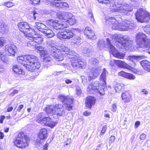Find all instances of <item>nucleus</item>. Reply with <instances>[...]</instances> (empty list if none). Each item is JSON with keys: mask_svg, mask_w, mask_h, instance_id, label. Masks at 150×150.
Instances as JSON below:
<instances>
[{"mask_svg": "<svg viewBox=\"0 0 150 150\" xmlns=\"http://www.w3.org/2000/svg\"><path fill=\"white\" fill-rule=\"evenodd\" d=\"M62 2L60 1L57 0H47V5L55 6L59 8H61Z\"/></svg>", "mask_w": 150, "mask_h": 150, "instance_id": "nucleus-31", "label": "nucleus"}, {"mask_svg": "<svg viewBox=\"0 0 150 150\" xmlns=\"http://www.w3.org/2000/svg\"><path fill=\"white\" fill-rule=\"evenodd\" d=\"M76 94L78 96H80L81 94L82 91L79 87H76Z\"/></svg>", "mask_w": 150, "mask_h": 150, "instance_id": "nucleus-50", "label": "nucleus"}, {"mask_svg": "<svg viewBox=\"0 0 150 150\" xmlns=\"http://www.w3.org/2000/svg\"><path fill=\"white\" fill-rule=\"evenodd\" d=\"M54 35L53 32L50 29L47 28V38H52Z\"/></svg>", "mask_w": 150, "mask_h": 150, "instance_id": "nucleus-43", "label": "nucleus"}, {"mask_svg": "<svg viewBox=\"0 0 150 150\" xmlns=\"http://www.w3.org/2000/svg\"><path fill=\"white\" fill-rule=\"evenodd\" d=\"M146 135L144 134H141L140 137V139L141 140H144L146 138Z\"/></svg>", "mask_w": 150, "mask_h": 150, "instance_id": "nucleus-57", "label": "nucleus"}, {"mask_svg": "<svg viewBox=\"0 0 150 150\" xmlns=\"http://www.w3.org/2000/svg\"><path fill=\"white\" fill-rule=\"evenodd\" d=\"M116 66L120 67H125L127 64L123 61L120 60H116Z\"/></svg>", "mask_w": 150, "mask_h": 150, "instance_id": "nucleus-40", "label": "nucleus"}, {"mask_svg": "<svg viewBox=\"0 0 150 150\" xmlns=\"http://www.w3.org/2000/svg\"><path fill=\"white\" fill-rule=\"evenodd\" d=\"M82 41V38L80 36H77L74 37L71 42L72 44H76L78 45Z\"/></svg>", "mask_w": 150, "mask_h": 150, "instance_id": "nucleus-37", "label": "nucleus"}, {"mask_svg": "<svg viewBox=\"0 0 150 150\" xmlns=\"http://www.w3.org/2000/svg\"><path fill=\"white\" fill-rule=\"evenodd\" d=\"M5 41L2 38H0V46H3L4 45Z\"/></svg>", "mask_w": 150, "mask_h": 150, "instance_id": "nucleus-55", "label": "nucleus"}, {"mask_svg": "<svg viewBox=\"0 0 150 150\" xmlns=\"http://www.w3.org/2000/svg\"><path fill=\"white\" fill-rule=\"evenodd\" d=\"M31 14L33 15V17L34 20H37L38 19V18L37 17L38 16V14L36 11H32L31 12Z\"/></svg>", "mask_w": 150, "mask_h": 150, "instance_id": "nucleus-47", "label": "nucleus"}, {"mask_svg": "<svg viewBox=\"0 0 150 150\" xmlns=\"http://www.w3.org/2000/svg\"><path fill=\"white\" fill-rule=\"evenodd\" d=\"M36 121L42 125H47V117H43L41 114H40L38 115Z\"/></svg>", "mask_w": 150, "mask_h": 150, "instance_id": "nucleus-28", "label": "nucleus"}, {"mask_svg": "<svg viewBox=\"0 0 150 150\" xmlns=\"http://www.w3.org/2000/svg\"><path fill=\"white\" fill-rule=\"evenodd\" d=\"M135 15L136 19L141 23L148 22L149 19L150 21V15L143 8L137 9Z\"/></svg>", "mask_w": 150, "mask_h": 150, "instance_id": "nucleus-8", "label": "nucleus"}, {"mask_svg": "<svg viewBox=\"0 0 150 150\" xmlns=\"http://www.w3.org/2000/svg\"><path fill=\"white\" fill-rule=\"evenodd\" d=\"M57 124V123L53 121L50 117H47V126L51 128L54 127Z\"/></svg>", "mask_w": 150, "mask_h": 150, "instance_id": "nucleus-39", "label": "nucleus"}, {"mask_svg": "<svg viewBox=\"0 0 150 150\" xmlns=\"http://www.w3.org/2000/svg\"><path fill=\"white\" fill-rule=\"evenodd\" d=\"M26 55L24 56H18L17 58V61L18 63L21 64L24 67L26 68Z\"/></svg>", "mask_w": 150, "mask_h": 150, "instance_id": "nucleus-35", "label": "nucleus"}, {"mask_svg": "<svg viewBox=\"0 0 150 150\" xmlns=\"http://www.w3.org/2000/svg\"><path fill=\"white\" fill-rule=\"evenodd\" d=\"M13 72L17 74H23L24 73L23 70L20 67L17 65H14L13 67Z\"/></svg>", "mask_w": 150, "mask_h": 150, "instance_id": "nucleus-36", "label": "nucleus"}, {"mask_svg": "<svg viewBox=\"0 0 150 150\" xmlns=\"http://www.w3.org/2000/svg\"><path fill=\"white\" fill-rule=\"evenodd\" d=\"M90 62L93 66H97L98 64V60L96 58H92L90 60Z\"/></svg>", "mask_w": 150, "mask_h": 150, "instance_id": "nucleus-42", "label": "nucleus"}, {"mask_svg": "<svg viewBox=\"0 0 150 150\" xmlns=\"http://www.w3.org/2000/svg\"><path fill=\"white\" fill-rule=\"evenodd\" d=\"M86 65L85 62L81 61L78 59L74 61L73 60L71 62V65L73 67L76 69H84Z\"/></svg>", "mask_w": 150, "mask_h": 150, "instance_id": "nucleus-16", "label": "nucleus"}, {"mask_svg": "<svg viewBox=\"0 0 150 150\" xmlns=\"http://www.w3.org/2000/svg\"><path fill=\"white\" fill-rule=\"evenodd\" d=\"M18 27L19 30L24 33H28L29 31L31 30L32 31L33 30L29 26V24L26 22H21L18 24Z\"/></svg>", "mask_w": 150, "mask_h": 150, "instance_id": "nucleus-14", "label": "nucleus"}, {"mask_svg": "<svg viewBox=\"0 0 150 150\" xmlns=\"http://www.w3.org/2000/svg\"><path fill=\"white\" fill-rule=\"evenodd\" d=\"M53 27L54 29L57 30L65 28L66 26L61 21L55 20H47V25Z\"/></svg>", "mask_w": 150, "mask_h": 150, "instance_id": "nucleus-13", "label": "nucleus"}, {"mask_svg": "<svg viewBox=\"0 0 150 150\" xmlns=\"http://www.w3.org/2000/svg\"><path fill=\"white\" fill-rule=\"evenodd\" d=\"M31 40L28 42L27 43V46L28 47L35 46L36 45L35 42L33 40Z\"/></svg>", "mask_w": 150, "mask_h": 150, "instance_id": "nucleus-46", "label": "nucleus"}, {"mask_svg": "<svg viewBox=\"0 0 150 150\" xmlns=\"http://www.w3.org/2000/svg\"><path fill=\"white\" fill-rule=\"evenodd\" d=\"M107 128V126L104 125L102 129L99 134V136L101 137H103V134L105 133V131Z\"/></svg>", "mask_w": 150, "mask_h": 150, "instance_id": "nucleus-45", "label": "nucleus"}, {"mask_svg": "<svg viewBox=\"0 0 150 150\" xmlns=\"http://www.w3.org/2000/svg\"><path fill=\"white\" fill-rule=\"evenodd\" d=\"M115 139V137L114 136H111L109 139V145H110L113 142Z\"/></svg>", "mask_w": 150, "mask_h": 150, "instance_id": "nucleus-49", "label": "nucleus"}, {"mask_svg": "<svg viewBox=\"0 0 150 150\" xmlns=\"http://www.w3.org/2000/svg\"><path fill=\"white\" fill-rule=\"evenodd\" d=\"M8 27L5 23L2 22L0 24V32L2 33H4L7 30Z\"/></svg>", "mask_w": 150, "mask_h": 150, "instance_id": "nucleus-38", "label": "nucleus"}, {"mask_svg": "<svg viewBox=\"0 0 150 150\" xmlns=\"http://www.w3.org/2000/svg\"><path fill=\"white\" fill-rule=\"evenodd\" d=\"M36 49L40 51L41 58L43 62L46 63L47 62V51L45 48L40 46H35Z\"/></svg>", "mask_w": 150, "mask_h": 150, "instance_id": "nucleus-21", "label": "nucleus"}, {"mask_svg": "<svg viewBox=\"0 0 150 150\" xmlns=\"http://www.w3.org/2000/svg\"><path fill=\"white\" fill-rule=\"evenodd\" d=\"M5 50L6 52H8V54H9V55L14 56L17 51V48L15 45L10 44L5 46Z\"/></svg>", "mask_w": 150, "mask_h": 150, "instance_id": "nucleus-20", "label": "nucleus"}, {"mask_svg": "<svg viewBox=\"0 0 150 150\" xmlns=\"http://www.w3.org/2000/svg\"><path fill=\"white\" fill-rule=\"evenodd\" d=\"M47 137V129L46 128L41 129L38 135V137L39 139L38 140L37 142L39 143L41 139L44 140Z\"/></svg>", "mask_w": 150, "mask_h": 150, "instance_id": "nucleus-27", "label": "nucleus"}, {"mask_svg": "<svg viewBox=\"0 0 150 150\" xmlns=\"http://www.w3.org/2000/svg\"><path fill=\"white\" fill-rule=\"evenodd\" d=\"M29 138L24 132H20L13 141L14 145L20 148H23L28 145Z\"/></svg>", "mask_w": 150, "mask_h": 150, "instance_id": "nucleus-5", "label": "nucleus"}, {"mask_svg": "<svg viewBox=\"0 0 150 150\" xmlns=\"http://www.w3.org/2000/svg\"><path fill=\"white\" fill-rule=\"evenodd\" d=\"M140 122L139 121H137L135 123V128H137L140 125Z\"/></svg>", "mask_w": 150, "mask_h": 150, "instance_id": "nucleus-61", "label": "nucleus"}, {"mask_svg": "<svg viewBox=\"0 0 150 150\" xmlns=\"http://www.w3.org/2000/svg\"><path fill=\"white\" fill-rule=\"evenodd\" d=\"M5 6L8 7H10L14 5V4L12 2L8 1L4 3Z\"/></svg>", "mask_w": 150, "mask_h": 150, "instance_id": "nucleus-51", "label": "nucleus"}, {"mask_svg": "<svg viewBox=\"0 0 150 150\" xmlns=\"http://www.w3.org/2000/svg\"><path fill=\"white\" fill-rule=\"evenodd\" d=\"M18 93V91L16 89H14L13 91V92L10 93L9 95L10 96H14L15 94H17Z\"/></svg>", "mask_w": 150, "mask_h": 150, "instance_id": "nucleus-54", "label": "nucleus"}, {"mask_svg": "<svg viewBox=\"0 0 150 150\" xmlns=\"http://www.w3.org/2000/svg\"><path fill=\"white\" fill-rule=\"evenodd\" d=\"M84 34L86 36V37L90 39H94L95 35L93 31L91 30L89 27L86 28L84 30Z\"/></svg>", "mask_w": 150, "mask_h": 150, "instance_id": "nucleus-26", "label": "nucleus"}, {"mask_svg": "<svg viewBox=\"0 0 150 150\" xmlns=\"http://www.w3.org/2000/svg\"><path fill=\"white\" fill-rule=\"evenodd\" d=\"M136 42L139 47L144 49H149L150 47V40L147 38L146 35L142 32L137 34Z\"/></svg>", "mask_w": 150, "mask_h": 150, "instance_id": "nucleus-6", "label": "nucleus"}, {"mask_svg": "<svg viewBox=\"0 0 150 150\" xmlns=\"http://www.w3.org/2000/svg\"><path fill=\"white\" fill-rule=\"evenodd\" d=\"M5 118V116L4 115H2L0 117V123H2L3 122V120Z\"/></svg>", "mask_w": 150, "mask_h": 150, "instance_id": "nucleus-62", "label": "nucleus"}, {"mask_svg": "<svg viewBox=\"0 0 150 150\" xmlns=\"http://www.w3.org/2000/svg\"><path fill=\"white\" fill-rule=\"evenodd\" d=\"M59 100L64 103L65 109L70 111L72 109V106L71 104L73 103V100L68 98V96H64L63 94H60L58 97Z\"/></svg>", "mask_w": 150, "mask_h": 150, "instance_id": "nucleus-11", "label": "nucleus"}, {"mask_svg": "<svg viewBox=\"0 0 150 150\" xmlns=\"http://www.w3.org/2000/svg\"><path fill=\"white\" fill-rule=\"evenodd\" d=\"M116 46L119 49H126L132 46V42L127 36H124L119 38L116 43Z\"/></svg>", "mask_w": 150, "mask_h": 150, "instance_id": "nucleus-7", "label": "nucleus"}, {"mask_svg": "<svg viewBox=\"0 0 150 150\" xmlns=\"http://www.w3.org/2000/svg\"><path fill=\"white\" fill-rule=\"evenodd\" d=\"M74 31L68 29L63 32L58 33L57 34L58 38L61 40L64 39H70L75 35Z\"/></svg>", "mask_w": 150, "mask_h": 150, "instance_id": "nucleus-12", "label": "nucleus"}, {"mask_svg": "<svg viewBox=\"0 0 150 150\" xmlns=\"http://www.w3.org/2000/svg\"><path fill=\"white\" fill-rule=\"evenodd\" d=\"M65 82L67 84H69L71 83H72V81L70 79H67L65 80Z\"/></svg>", "mask_w": 150, "mask_h": 150, "instance_id": "nucleus-64", "label": "nucleus"}, {"mask_svg": "<svg viewBox=\"0 0 150 150\" xmlns=\"http://www.w3.org/2000/svg\"><path fill=\"white\" fill-rule=\"evenodd\" d=\"M30 33H28V37L29 39L30 40H33L35 45L40 44L43 42V38L42 37L38 36L37 37H34L33 35H31Z\"/></svg>", "mask_w": 150, "mask_h": 150, "instance_id": "nucleus-23", "label": "nucleus"}, {"mask_svg": "<svg viewBox=\"0 0 150 150\" xmlns=\"http://www.w3.org/2000/svg\"><path fill=\"white\" fill-rule=\"evenodd\" d=\"M50 39L47 38V46L48 48L49 51H47V63L51 60L50 57L48 56L50 54H51L53 57L57 59V61H62L64 59L63 54H61L59 52V50L57 49L56 47L54 46L53 44L52 45V43H49V42Z\"/></svg>", "mask_w": 150, "mask_h": 150, "instance_id": "nucleus-3", "label": "nucleus"}, {"mask_svg": "<svg viewBox=\"0 0 150 150\" xmlns=\"http://www.w3.org/2000/svg\"><path fill=\"white\" fill-rule=\"evenodd\" d=\"M145 31L146 33L148 34L149 35H150V27L148 28V29H147V28H145Z\"/></svg>", "mask_w": 150, "mask_h": 150, "instance_id": "nucleus-60", "label": "nucleus"}, {"mask_svg": "<svg viewBox=\"0 0 150 150\" xmlns=\"http://www.w3.org/2000/svg\"><path fill=\"white\" fill-rule=\"evenodd\" d=\"M93 51V47L90 46H86L83 47L82 50L83 53L85 55H89L91 54Z\"/></svg>", "mask_w": 150, "mask_h": 150, "instance_id": "nucleus-29", "label": "nucleus"}, {"mask_svg": "<svg viewBox=\"0 0 150 150\" xmlns=\"http://www.w3.org/2000/svg\"><path fill=\"white\" fill-rule=\"evenodd\" d=\"M35 27L39 31L44 33L45 36H47V30L46 29V26L45 25L39 22H36Z\"/></svg>", "mask_w": 150, "mask_h": 150, "instance_id": "nucleus-22", "label": "nucleus"}, {"mask_svg": "<svg viewBox=\"0 0 150 150\" xmlns=\"http://www.w3.org/2000/svg\"><path fill=\"white\" fill-rule=\"evenodd\" d=\"M61 50L66 52V54L70 55H74L76 53L74 51L69 49L68 47L65 46H62L61 47Z\"/></svg>", "mask_w": 150, "mask_h": 150, "instance_id": "nucleus-33", "label": "nucleus"}, {"mask_svg": "<svg viewBox=\"0 0 150 150\" xmlns=\"http://www.w3.org/2000/svg\"><path fill=\"white\" fill-rule=\"evenodd\" d=\"M52 113L59 116L64 114L65 112L63 105L61 104H56L54 105H50L47 107V113Z\"/></svg>", "mask_w": 150, "mask_h": 150, "instance_id": "nucleus-10", "label": "nucleus"}, {"mask_svg": "<svg viewBox=\"0 0 150 150\" xmlns=\"http://www.w3.org/2000/svg\"><path fill=\"white\" fill-rule=\"evenodd\" d=\"M106 42L103 40H99L97 42V47L98 49L100 50H102L105 47H109V50L110 51V46H112L111 42L108 38H106Z\"/></svg>", "mask_w": 150, "mask_h": 150, "instance_id": "nucleus-17", "label": "nucleus"}, {"mask_svg": "<svg viewBox=\"0 0 150 150\" xmlns=\"http://www.w3.org/2000/svg\"><path fill=\"white\" fill-rule=\"evenodd\" d=\"M106 71L105 68L100 76V82L96 81L88 86V88L96 92L99 93L101 96L105 94L104 88L105 86Z\"/></svg>", "mask_w": 150, "mask_h": 150, "instance_id": "nucleus-1", "label": "nucleus"}, {"mask_svg": "<svg viewBox=\"0 0 150 150\" xmlns=\"http://www.w3.org/2000/svg\"><path fill=\"white\" fill-rule=\"evenodd\" d=\"M101 67L98 66L96 67L92 68L88 71V75L90 78V80L92 79H94L98 76L100 71Z\"/></svg>", "mask_w": 150, "mask_h": 150, "instance_id": "nucleus-15", "label": "nucleus"}, {"mask_svg": "<svg viewBox=\"0 0 150 150\" xmlns=\"http://www.w3.org/2000/svg\"><path fill=\"white\" fill-rule=\"evenodd\" d=\"M95 101L96 100L94 97L89 96L87 97L85 102L86 107L91 108L92 106L95 103Z\"/></svg>", "mask_w": 150, "mask_h": 150, "instance_id": "nucleus-24", "label": "nucleus"}, {"mask_svg": "<svg viewBox=\"0 0 150 150\" xmlns=\"http://www.w3.org/2000/svg\"><path fill=\"white\" fill-rule=\"evenodd\" d=\"M109 20L110 22H114L112 23V28L114 30H118L121 31H130L133 29L134 25V24L129 21H126L122 23H119L113 17L109 18Z\"/></svg>", "mask_w": 150, "mask_h": 150, "instance_id": "nucleus-2", "label": "nucleus"}, {"mask_svg": "<svg viewBox=\"0 0 150 150\" xmlns=\"http://www.w3.org/2000/svg\"><path fill=\"white\" fill-rule=\"evenodd\" d=\"M23 107V105H19L17 109V111L20 112Z\"/></svg>", "mask_w": 150, "mask_h": 150, "instance_id": "nucleus-58", "label": "nucleus"}, {"mask_svg": "<svg viewBox=\"0 0 150 150\" xmlns=\"http://www.w3.org/2000/svg\"><path fill=\"white\" fill-rule=\"evenodd\" d=\"M68 5L67 3L65 2H62L61 4V8H63L64 7H67L68 6Z\"/></svg>", "mask_w": 150, "mask_h": 150, "instance_id": "nucleus-59", "label": "nucleus"}, {"mask_svg": "<svg viewBox=\"0 0 150 150\" xmlns=\"http://www.w3.org/2000/svg\"><path fill=\"white\" fill-rule=\"evenodd\" d=\"M123 87H124L123 84L118 83L116 84L114 88L116 91L117 92L121 90Z\"/></svg>", "mask_w": 150, "mask_h": 150, "instance_id": "nucleus-41", "label": "nucleus"}, {"mask_svg": "<svg viewBox=\"0 0 150 150\" xmlns=\"http://www.w3.org/2000/svg\"><path fill=\"white\" fill-rule=\"evenodd\" d=\"M26 59V69L29 71H33L40 67V64L37 57L33 55H27Z\"/></svg>", "mask_w": 150, "mask_h": 150, "instance_id": "nucleus-4", "label": "nucleus"}, {"mask_svg": "<svg viewBox=\"0 0 150 150\" xmlns=\"http://www.w3.org/2000/svg\"><path fill=\"white\" fill-rule=\"evenodd\" d=\"M119 75L130 79H134L135 78V76L133 74L125 72L123 71L119 72Z\"/></svg>", "mask_w": 150, "mask_h": 150, "instance_id": "nucleus-32", "label": "nucleus"}, {"mask_svg": "<svg viewBox=\"0 0 150 150\" xmlns=\"http://www.w3.org/2000/svg\"><path fill=\"white\" fill-rule=\"evenodd\" d=\"M115 6L110 7V8L112 9V11L120 13L122 15H127L128 13L131 11L133 9L128 4H120L121 6H118V5H116L115 4Z\"/></svg>", "mask_w": 150, "mask_h": 150, "instance_id": "nucleus-9", "label": "nucleus"}, {"mask_svg": "<svg viewBox=\"0 0 150 150\" xmlns=\"http://www.w3.org/2000/svg\"><path fill=\"white\" fill-rule=\"evenodd\" d=\"M110 53L115 57L119 59H123L125 54L122 52H120L113 46H110Z\"/></svg>", "mask_w": 150, "mask_h": 150, "instance_id": "nucleus-18", "label": "nucleus"}, {"mask_svg": "<svg viewBox=\"0 0 150 150\" xmlns=\"http://www.w3.org/2000/svg\"><path fill=\"white\" fill-rule=\"evenodd\" d=\"M60 19L63 20L64 22H67L71 18L73 17V16L69 12H64L61 13L59 16Z\"/></svg>", "mask_w": 150, "mask_h": 150, "instance_id": "nucleus-25", "label": "nucleus"}, {"mask_svg": "<svg viewBox=\"0 0 150 150\" xmlns=\"http://www.w3.org/2000/svg\"><path fill=\"white\" fill-rule=\"evenodd\" d=\"M100 3H101L103 4H108L111 1V0H97Z\"/></svg>", "mask_w": 150, "mask_h": 150, "instance_id": "nucleus-48", "label": "nucleus"}, {"mask_svg": "<svg viewBox=\"0 0 150 150\" xmlns=\"http://www.w3.org/2000/svg\"><path fill=\"white\" fill-rule=\"evenodd\" d=\"M30 2L33 5L38 4L40 2V0H30Z\"/></svg>", "mask_w": 150, "mask_h": 150, "instance_id": "nucleus-53", "label": "nucleus"}, {"mask_svg": "<svg viewBox=\"0 0 150 150\" xmlns=\"http://www.w3.org/2000/svg\"><path fill=\"white\" fill-rule=\"evenodd\" d=\"M140 64L143 68L146 70L150 71V62L147 60H142Z\"/></svg>", "mask_w": 150, "mask_h": 150, "instance_id": "nucleus-34", "label": "nucleus"}, {"mask_svg": "<svg viewBox=\"0 0 150 150\" xmlns=\"http://www.w3.org/2000/svg\"><path fill=\"white\" fill-rule=\"evenodd\" d=\"M144 57L142 55H131L128 57L127 59L131 62V63L130 64L132 66L135 67L137 62V61L143 59Z\"/></svg>", "mask_w": 150, "mask_h": 150, "instance_id": "nucleus-19", "label": "nucleus"}, {"mask_svg": "<svg viewBox=\"0 0 150 150\" xmlns=\"http://www.w3.org/2000/svg\"><path fill=\"white\" fill-rule=\"evenodd\" d=\"M91 114V112H88L86 111L85 112H83V114L84 115L86 116H88Z\"/></svg>", "mask_w": 150, "mask_h": 150, "instance_id": "nucleus-63", "label": "nucleus"}, {"mask_svg": "<svg viewBox=\"0 0 150 150\" xmlns=\"http://www.w3.org/2000/svg\"><path fill=\"white\" fill-rule=\"evenodd\" d=\"M112 111H113V112H115L117 108V107L116 104H112Z\"/></svg>", "mask_w": 150, "mask_h": 150, "instance_id": "nucleus-56", "label": "nucleus"}, {"mask_svg": "<svg viewBox=\"0 0 150 150\" xmlns=\"http://www.w3.org/2000/svg\"><path fill=\"white\" fill-rule=\"evenodd\" d=\"M116 60H111L110 62V65L112 67H115L116 66Z\"/></svg>", "mask_w": 150, "mask_h": 150, "instance_id": "nucleus-52", "label": "nucleus"}, {"mask_svg": "<svg viewBox=\"0 0 150 150\" xmlns=\"http://www.w3.org/2000/svg\"><path fill=\"white\" fill-rule=\"evenodd\" d=\"M74 17L73 16V17H72L70 18L67 22V23H69L70 25H73L75 24L76 23V20L74 18Z\"/></svg>", "mask_w": 150, "mask_h": 150, "instance_id": "nucleus-44", "label": "nucleus"}, {"mask_svg": "<svg viewBox=\"0 0 150 150\" xmlns=\"http://www.w3.org/2000/svg\"><path fill=\"white\" fill-rule=\"evenodd\" d=\"M122 99L124 100L125 103H128L131 100V96L128 91L123 92L121 95Z\"/></svg>", "mask_w": 150, "mask_h": 150, "instance_id": "nucleus-30", "label": "nucleus"}]
</instances>
